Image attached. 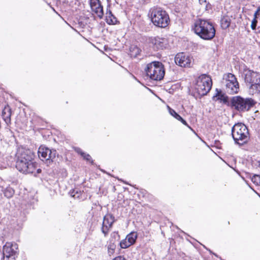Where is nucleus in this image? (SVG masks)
<instances>
[{"label": "nucleus", "mask_w": 260, "mask_h": 260, "mask_svg": "<svg viewBox=\"0 0 260 260\" xmlns=\"http://www.w3.org/2000/svg\"><path fill=\"white\" fill-rule=\"evenodd\" d=\"M34 153L30 149L20 147L16 154V168L20 172L30 174L35 172L38 164L34 161Z\"/></svg>", "instance_id": "f257e3e1"}, {"label": "nucleus", "mask_w": 260, "mask_h": 260, "mask_svg": "<svg viewBox=\"0 0 260 260\" xmlns=\"http://www.w3.org/2000/svg\"><path fill=\"white\" fill-rule=\"evenodd\" d=\"M192 29L197 35L205 40H211L215 35L216 31L213 24L204 19H197Z\"/></svg>", "instance_id": "f03ea898"}, {"label": "nucleus", "mask_w": 260, "mask_h": 260, "mask_svg": "<svg viewBox=\"0 0 260 260\" xmlns=\"http://www.w3.org/2000/svg\"><path fill=\"white\" fill-rule=\"evenodd\" d=\"M245 82L249 87L250 94H260V74L248 69L244 70Z\"/></svg>", "instance_id": "7ed1b4c3"}, {"label": "nucleus", "mask_w": 260, "mask_h": 260, "mask_svg": "<svg viewBox=\"0 0 260 260\" xmlns=\"http://www.w3.org/2000/svg\"><path fill=\"white\" fill-rule=\"evenodd\" d=\"M145 71L151 79L156 81L162 80L165 74L163 64L157 61H152L147 64L145 68Z\"/></svg>", "instance_id": "20e7f679"}, {"label": "nucleus", "mask_w": 260, "mask_h": 260, "mask_svg": "<svg viewBox=\"0 0 260 260\" xmlns=\"http://www.w3.org/2000/svg\"><path fill=\"white\" fill-rule=\"evenodd\" d=\"M232 137L236 144L243 145L249 140V132L246 126L242 123L235 124L232 129Z\"/></svg>", "instance_id": "39448f33"}, {"label": "nucleus", "mask_w": 260, "mask_h": 260, "mask_svg": "<svg viewBox=\"0 0 260 260\" xmlns=\"http://www.w3.org/2000/svg\"><path fill=\"white\" fill-rule=\"evenodd\" d=\"M151 18L154 25L161 28L166 27L170 21L168 14L160 8L151 10Z\"/></svg>", "instance_id": "423d86ee"}, {"label": "nucleus", "mask_w": 260, "mask_h": 260, "mask_svg": "<svg viewBox=\"0 0 260 260\" xmlns=\"http://www.w3.org/2000/svg\"><path fill=\"white\" fill-rule=\"evenodd\" d=\"M212 85L211 78L205 74H203L197 79L194 89L199 95L203 96L210 90Z\"/></svg>", "instance_id": "0eeeda50"}, {"label": "nucleus", "mask_w": 260, "mask_h": 260, "mask_svg": "<svg viewBox=\"0 0 260 260\" xmlns=\"http://www.w3.org/2000/svg\"><path fill=\"white\" fill-rule=\"evenodd\" d=\"M255 104L252 99H244L240 96H234L231 100L232 107L239 112L248 111Z\"/></svg>", "instance_id": "6e6552de"}, {"label": "nucleus", "mask_w": 260, "mask_h": 260, "mask_svg": "<svg viewBox=\"0 0 260 260\" xmlns=\"http://www.w3.org/2000/svg\"><path fill=\"white\" fill-rule=\"evenodd\" d=\"M225 90L230 94L237 93L239 90V85L235 76L231 73L224 75Z\"/></svg>", "instance_id": "1a4fd4ad"}, {"label": "nucleus", "mask_w": 260, "mask_h": 260, "mask_svg": "<svg viewBox=\"0 0 260 260\" xmlns=\"http://www.w3.org/2000/svg\"><path fill=\"white\" fill-rule=\"evenodd\" d=\"M39 157L48 166L55 158L56 156V150H51L49 148L43 146H41L38 150Z\"/></svg>", "instance_id": "9d476101"}, {"label": "nucleus", "mask_w": 260, "mask_h": 260, "mask_svg": "<svg viewBox=\"0 0 260 260\" xmlns=\"http://www.w3.org/2000/svg\"><path fill=\"white\" fill-rule=\"evenodd\" d=\"M18 245L15 243L7 242L3 246L4 260H15Z\"/></svg>", "instance_id": "9b49d317"}, {"label": "nucleus", "mask_w": 260, "mask_h": 260, "mask_svg": "<svg viewBox=\"0 0 260 260\" xmlns=\"http://www.w3.org/2000/svg\"><path fill=\"white\" fill-rule=\"evenodd\" d=\"M176 64L181 67H190L191 63V58L184 53H178L175 57Z\"/></svg>", "instance_id": "f8f14e48"}, {"label": "nucleus", "mask_w": 260, "mask_h": 260, "mask_svg": "<svg viewBox=\"0 0 260 260\" xmlns=\"http://www.w3.org/2000/svg\"><path fill=\"white\" fill-rule=\"evenodd\" d=\"M149 42L156 50H162L167 47L168 41L166 39L158 37L149 38Z\"/></svg>", "instance_id": "ddd939ff"}, {"label": "nucleus", "mask_w": 260, "mask_h": 260, "mask_svg": "<svg viewBox=\"0 0 260 260\" xmlns=\"http://www.w3.org/2000/svg\"><path fill=\"white\" fill-rule=\"evenodd\" d=\"M114 221V217L112 214H107L104 216L102 232L104 234L105 237H106L108 235L109 231L111 228Z\"/></svg>", "instance_id": "4468645a"}, {"label": "nucleus", "mask_w": 260, "mask_h": 260, "mask_svg": "<svg viewBox=\"0 0 260 260\" xmlns=\"http://www.w3.org/2000/svg\"><path fill=\"white\" fill-rule=\"evenodd\" d=\"M90 6L93 12L102 18L104 15L103 8L100 0H90Z\"/></svg>", "instance_id": "2eb2a0df"}, {"label": "nucleus", "mask_w": 260, "mask_h": 260, "mask_svg": "<svg viewBox=\"0 0 260 260\" xmlns=\"http://www.w3.org/2000/svg\"><path fill=\"white\" fill-rule=\"evenodd\" d=\"M119 240V235L116 233H113L111 234V238L109 241V243L108 245V253L111 256L113 255L116 248V244L115 242L117 240Z\"/></svg>", "instance_id": "dca6fc26"}, {"label": "nucleus", "mask_w": 260, "mask_h": 260, "mask_svg": "<svg viewBox=\"0 0 260 260\" xmlns=\"http://www.w3.org/2000/svg\"><path fill=\"white\" fill-rule=\"evenodd\" d=\"M11 109L9 106H5L2 111V117L7 125L11 124Z\"/></svg>", "instance_id": "f3484780"}, {"label": "nucleus", "mask_w": 260, "mask_h": 260, "mask_svg": "<svg viewBox=\"0 0 260 260\" xmlns=\"http://www.w3.org/2000/svg\"><path fill=\"white\" fill-rule=\"evenodd\" d=\"M213 100L214 101H220V102H223L224 104L228 102V97L222 93L220 90H217L216 95L213 96Z\"/></svg>", "instance_id": "a211bd4d"}, {"label": "nucleus", "mask_w": 260, "mask_h": 260, "mask_svg": "<svg viewBox=\"0 0 260 260\" xmlns=\"http://www.w3.org/2000/svg\"><path fill=\"white\" fill-rule=\"evenodd\" d=\"M141 50L137 46L132 45L129 48V55L131 57L135 58L140 54Z\"/></svg>", "instance_id": "6ab92c4d"}, {"label": "nucleus", "mask_w": 260, "mask_h": 260, "mask_svg": "<svg viewBox=\"0 0 260 260\" xmlns=\"http://www.w3.org/2000/svg\"><path fill=\"white\" fill-rule=\"evenodd\" d=\"M221 26L223 29L228 28L231 24V19L228 16H223L221 19Z\"/></svg>", "instance_id": "aec40b11"}, {"label": "nucleus", "mask_w": 260, "mask_h": 260, "mask_svg": "<svg viewBox=\"0 0 260 260\" xmlns=\"http://www.w3.org/2000/svg\"><path fill=\"white\" fill-rule=\"evenodd\" d=\"M106 22L109 24H114L117 22L116 18L113 15L111 11L107 13Z\"/></svg>", "instance_id": "412c9836"}, {"label": "nucleus", "mask_w": 260, "mask_h": 260, "mask_svg": "<svg viewBox=\"0 0 260 260\" xmlns=\"http://www.w3.org/2000/svg\"><path fill=\"white\" fill-rule=\"evenodd\" d=\"M2 191H3L5 197L7 198H12L15 192L14 189L10 186L7 187L3 189Z\"/></svg>", "instance_id": "4be33fe9"}, {"label": "nucleus", "mask_w": 260, "mask_h": 260, "mask_svg": "<svg viewBox=\"0 0 260 260\" xmlns=\"http://www.w3.org/2000/svg\"><path fill=\"white\" fill-rule=\"evenodd\" d=\"M125 238L129 243L133 245L135 243L136 240L137 238V233L136 232H131L127 235Z\"/></svg>", "instance_id": "5701e85b"}, {"label": "nucleus", "mask_w": 260, "mask_h": 260, "mask_svg": "<svg viewBox=\"0 0 260 260\" xmlns=\"http://www.w3.org/2000/svg\"><path fill=\"white\" fill-rule=\"evenodd\" d=\"M120 246L121 248H126L132 245L131 243L126 239L122 240L119 243Z\"/></svg>", "instance_id": "b1692460"}, {"label": "nucleus", "mask_w": 260, "mask_h": 260, "mask_svg": "<svg viewBox=\"0 0 260 260\" xmlns=\"http://www.w3.org/2000/svg\"><path fill=\"white\" fill-rule=\"evenodd\" d=\"M252 182L255 184L258 185L260 184V176L254 175L251 177Z\"/></svg>", "instance_id": "393cba45"}, {"label": "nucleus", "mask_w": 260, "mask_h": 260, "mask_svg": "<svg viewBox=\"0 0 260 260\" xmlns=\"http://www.w3.org/2000/svg\"><path fill=\"white\" fill-rule=\"evenodd\" d=\"M258 18H255V17H254L253 20H252V23H251V27L252 29H256V23H257V19Z\"/></svg>", "instance_id": "a878e982"}, {"label": "nucleus", "mask_w": 260, "mask_h": 260, "mask_svg": "<svg viewBox=\"0 0 260 260\" xmlns=\"http://www.w3.org/2000/svg\"><path fill=\"white\" fill-rule=\"evenodd\" d=\"M168 108H169V113L172 116H173L174 118L178 114L175 110H174L173 109H171V108H170L169 107H168Z\"/></svg>", "instance_id": "bb28decb"}, {"label": "nucleus", "mask_w": 260, "mask_h": 260, "mask_svg": "<svg viewBox=\"0 0 260 260\" xmlns=\"http://www.w3.org/2000/svg\"><path fill=\"white\" fill-rule=\"evenodd\" d=\"M254 16L255 18H259L260 19V7L257 9L256 11H255Z\"/></svg>", "instance_id": "cd10ccee"}, {"label": "nucleus", "mask_w": 260, "mask_h": 260, "mask_svg": "<svg viewBox=\"0 0 260 260\" xmlns=\"http://www.w3.org/2000/svg\"><path fill=\"white\" fill-rule=\"evenodd\" d=\"M83 157L84 158V159H86L87 161H90L91 159L90 155L88 154H86L85 153L83 155Z\"/></svg>", "instance_id": "c85d7f7f"}, {"label": "nucleus", "mask_w": 260, "mask_h": 260, "mask_svg": "<svg viewBox=\"0 0 260 260\" xmlns=\"http://www.w3.org/2000/svg\"><path fill=\"white\" fill-rule=\"evenodd\" d=\"M75 151L79 154H80L82 157L83 156V155H84L85 153L83 152L82 150L79 148H76L75 149Z\"/></svg>", "instance_id": "c756f323"}, {"label": "nucleus", "mask_w": 260, "mask_h": 260, "mask_svg": "<svg viewBox=\"0 0 260 260\" xmlns=\"http://www.w3.org/2000/svg\"><path fill=\"white\" fill-rule=\"evenodd\" d=\"M112 260H125V258L123 256H119L115 257Z\"/></svg>", "instance_id": "7c9ffc66"}, {"label": "nucleus", "mask_w": 260, "mask_h": 260, "mask_svg": "<svg viewBox=\"0 0 260 260\" xmlns=\"http://www.w3.org/2000/svg\"><path fill=\"white\" fill-rule=\"evenodd\" d=\"M175 118L177 119L178 120L181 121V120H183V118L179 115V114H177L175 117Z\"/></svg>", "instance_id": "2f4dec72"}, {"label": "nucleus", "mask_w": 260, "mask_h": 260, "mask_svg": "<svg viewBox=\"0 0 260 260\" xmlns=\"http://www.w3.org/2000/svg\"><path fill=\"white\" fill-rule=\"evenodd\" d=\"M175 118L177 119L178 120L181 121V120H183V118L179 115V114H177L175 117Z\"/></svg>", "instance_id": "473e14b6"}, {"label": "nucleus", "mask_w": 260, "mask_h": 260, "mask_svg": "<svg viewBox=\"0 0 260 260\" xmlns=\"http://www.w3.org/2000/svg\"><path fill=\"white\" fill-rule=\"evenodd\" d=\"M175 118L177 119L178 120L181 121V120H183V118L179 115V114H177L175 117Z\"/></svg>", "instance_id": "72a5a7b5"}, {"label": "nucleus", "mask_w": 260, "mask_h": 260, "mask_svg": "<svg viewBox=\"0 0 260 260\" xmlns=\"http://www.w3.org/2000/svg\"><path fill=\"white\" fill-rule=\"evenodd\" d=\"M199 3L201 5H206V0H199Z\"/></svg>", "instance_id": "f704fd0d"}, {"label": "nucleus", "mask_w": 260, "mask_h": 260, "mask_svg": "<svg viewBox=\"0 0 260 260\" xmlns=\"http://www.w3.org/2000/svg\"><path fill=\"white\" fill-rule=\"evenodd\" d=\"M181 122H182L184 125H186V126H187L188 127L190 128V126H188V125L187 124V122H186V121H185V120H184L183 119V120H181Z\"/></svg>", "instance_id": "c9c22d12"}, {"label": "nucleus", "mask_w": 260, "mask_h": 260, "mask_svg": "<svg viewBox=\"0 0 260 260\" xmlns=\"http://www.w3.org/2000/svg\"><path fill=\"white\" fill-rule=\"evenodd\" d=\"M36 170H37V172L38 174L39 173H40L42 171L41 169H36Z\"/></svg>", "instance_id": "e433bc0d"}, {"label": "nucleus", "mask_w": 260, "mask_h": 260, "mask_svg": "<svg viewBox=\"0 0 260 260\" xmlns=\"http://www.w3.org/2000/svg\"><path fill=\"white\" fill-rule=\"evenodd\" d=\"M73 193V192L71 193V196H72L73 197H75V195L74 194H72Z\"/></svg>", "instance_id": "4c0bfd02"}, {"label": "nucleus", "mask_w": 260, "mask_h": 260, "mask_svg": "<svg viewBox=\"0 0 260 260\" xmlns=\"http://www.w3.org/2000/svg\"><path fill=\"white\" fill-rule=\"evenodd\" d=\"M258 167H259V168L260 169V161L259 162Z\"/></svg>", "instance_id": "58836bf2"}]
</instances>
